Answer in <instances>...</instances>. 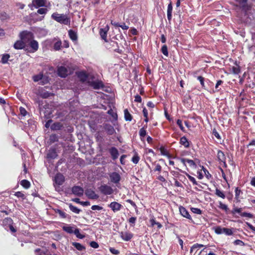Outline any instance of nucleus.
I'll use <instances>...</instances> for the list:
<instances>
[{
    "label": "nucleus",
    "instance_id": "nucleus-45",
    "mask_svg": "<svg viewBox=\"0 0 255 255\" xmlns=\"http://www.w3.org/2000/svg\"><path fill=\"white\" fill-rule=\"evenodd\" d=\"M139 133L141 137H144L146 135V132L144 128L140 129Z\"/></svg>",
    "mask_w": 255,
    "mask_h": 255
},
{
    "label": "nucleus",
    "instance_id": "nucleus-48",
    "mask_svg": "<svg viewBox=\"0 0 255 255\" xmlns=\"http://www.w3.org/2000/svg\"><path fill=\"white\" fill-rule=\"evenodd\" d=\"M234 244L235 245H239L241 246H243L245 245L244 243L242 241L240 240H235L234 242Z\"/></svg>",
    "mask_w": 255,
    "mask_h": 255
},
{
    "label": "nucleus",
    "instance_id": "nucleus-49",
    "mask_svg": "<svg viewBox=\"0 0 255 255\" xmlns=\"http://www.w3.org/2000/svg\"><path fill=\"white\" fill-rule=\"evenodd\" d=\"M42 75H35L33 77V79L34 81L37 82L42 79Z\"/></svg>",
    "mask_w": 255,
    "mask_h": 255
},
{
    "label": "nucleus",
    "instance_id": "nucleus-3",
    "mask_svg": "<svg viewBox=\"0 0 255 255\" xmlns=\"http://www.w3.org/2000/svg\"><path fill=\"white\" fill-rule=\"evenodd\" d=\"M214 231L217 234H224L226 235L230 236L233 234L232 229L222 228L220 226L215 227Z\"/></svg>",
    "mask_w": 255,
    "mask_h": 255
},
{
    "label": "nucleus",
    "instance_id": "nucleus-37",
    "mask_svg": "<svg viewBox=\"0 0 255 255\" xmlns=\"http://www.w3.org/2000/svg\"><path fill=\"white\" fill-rule=\"evenodd\" d=\"M161 52L166 56H168V52L167 49V47L166 45H164L161 48Z\"/></svg>",
    "mask_w": 255,
    "mask_h": 255
},
{
    "label": "nucleus",
    "instance_id": "nucleus-64",
    "mask_svg": "<svg viewBox=\"0 0 255 255\" xmlns=\"http://www.w3.org/2000/svg\"><path fill=\"white\" fill-rule=\"evenodd\" d=\"M246 224L251 230H252L253 232H255V227H254L252 225H251L250 223H249L248 222H247Z\"/></svg>",
    "mask_w": 255,
    "mask_h": 255
},
{
    "label": "nucleus",
    "instance_id": "nucleus-24",
    "mask_svg": "<svg viewBox=\"0 0 255 255\" xmlns=\"http://www.w3.org/2000/svg\"><path fill=\"white\" fill-rule=\"evenodd\" d=\"M180 143L186 148H187L189 146V141L185 136L181 137L180 140Z\"/></svg>",
    "mask_w": 255,
    "mask_h": 255
},
{
    "label": "nucleus",
    "instance_id": "nucleus-57",
    "mask_svg": "<svg viewBox=\"0 0 255 255\" xmlns=\"http://www.w3.org/2000/svg\"><path fill=\"white\" fill-rule=\"evenodd\" d=\"M160 150L162 155L166 156L168 155L167 151L166 149H165L163 147H161Z\"/></svg>",
    "mask_w": 255,
    "mask_h": 255
},
{
    "label": "nucleus",
    "instance_id": "nucleus-1",
    "mask_svg": "<svg viewBox=\"0 0 255 255\" xmlns=\"http://www.w3.org/2000/svg\"><path fill=\"white\" fill-rule=\"evenodd\" d=\"M20 36L22 40H17L14 44V48L16 49H21L25 46L24 41L32 38V33L26 31H22L20 33Z\"/></svg>",
    "mask_w": 255,
    "mask_h": 255
},
{
    "label": "nucleus",
    "instance_id": "nucleus-55",
    "mask_svg": "<svg viewBox=\"0 0 255 255\" xmlns=\"http://www.w3.org/2000/svg\"><path fill=\"white\" fill-rule=\"evenodd\" d=\"M62 218H65L66 217V213L60 210H58L56 212Z\"/></svg>",
    "mask_w": 255,
    "mask_h": 255
},
{
    "label": "nucleus",
    "instance_id": "nucleus-4",
    "mask_svg": "<svg viewBox=\"0 0 255 255\" xmlns=\"http://www.w3.org/2000/svg\"><path fill=\"white\" fill-rule=\"evenodd\" d=\"M71 69L67 68L65 66H60L58 68V74L62 78H65L71 73Z\"/></svg>",
    "mask_w": 255,
    "mask_h": 255
},
{
    "label": "nucleus",
    "instance_id": "nucleus-53",
    "mask_svg": "<svg viewBox=\"0 0 255 255\" xmlns=\"http://www.w3.org/2000/svg\"><path fill=\"white\" fill-rule=\"evenodd\" d=\"M91 209L93 210H101L103 209V207L98 205H93Z\"/></svg>",
    "mask_w": 255,
    "mask_h": 255
},
{
    "label": "nucleus",
    "instance_id": "nucleus-17",
    "mask_svg": "<svg viewBox=\"0 0 255 255\" xmlns=\"http://www.w3.org/2000/svg\"><path fill=\"white\" fill-rule=\"evenodd\" d=\"M179 211L181 215L187 219L191 220V217L190 215L187 210L183 207L181 206L179 207Z\"/></svg>",
    "mask_w": 255,
    "mask_h": 255
},
{
    "label": "nucleus",
    "instance_id": "nucleus-25",
    "mask_svg": "<svg viewBox=\"0 0 255 255\" xmlns=\"http://www.w3.org/2000/svg\"><path fill=\"white\" fill-rule=\"evenodd\" d=\"M57 156V153L54 149H50L47 153V157L49 158H55Z\"/></svg>",
    "mask_w": 255,
    "mask_h": 255
},
{
    "label": "nucleus",
    "instance_id": "nucleus-11",
    "mask_svg": "<svg viewBox=\"0 0 255 255\" xmlns=\"http://www.w3.org/2000/svg\"><path fill=\"white\" fill-rule=\"evenodd\" d=\"M72 193L79 196H81L83 194L84 190L83 189L78 186H75L72 189Z\"/></svg>",
    "mask_w": 255,
    "mask_h": 255
},
{
    "label": "nucleus",
    "instance_id": "nucleus-2",
    "mask_svg": "<svg viewBox=\"0 0 255 255\" xmlns=\"http://www.w3.org/2000/svg\"><path fill=\"white\" fill-rule=\"evenodd\" d=\"M51 17L54 20L60 23L65 25L70 24V18L66 14L54 12L52 14Z\"/></svg>",
    "mask_w": 255,
    "mask_h": 255
},
{
    "label": "nucleus",
    "instance_id": "nucleus-21",
    "mask_svg": "<svg viewBox=\"0 0 255 255\" xmlns=\"http://www.w3.org/2000/svg\"><path fill=\"white\" fill-rule=\"evenodd\" d=\"M217 157L219 161L222 162L224 163L226 162V157L223 151L218 150L217 153Z\"/></svg>",
    "mask_w": 255,
    "mask_h": 255
},
{
    "label": "nucleus",
    "instance_id": "nucleus-63",
    "mask_svg": "<svg viewBox=\"0 0 255 255\" xmlns=\"http://www.w3.org/2000/svg\"><path fill=\"white\" fill-rule=\"evenodd\" d=\"M246 224L251 230H252L253 232H255V227H254L252 225H251L250 223H249L248 222H247Z\"/></svg>",
    "mask_w": 255,
    "mask_h": 255
},
{
    "label": "nucleus",
    "instance_id": "nucleus-54",
    "mask_svg": "<svg viewBox=\"0 0 255 255\" xmlns=\"http://www.w3.org/2000/svg\"><path fill=\"white\" fill-rule=\"evenodd\" d=\"M90 246L91 247L94 248V249H97L99 247V245L98 244L95 242V241H92L90 243Z\"/></svg>",
    "mask_w": 255,
    "mask_h": 255
},
{
    "label": "nucleus",
    "instance_id": "nucleus-56",
    "mask_svg": "<svg viewBox=\"0 0 255 255\" xmlns=\"http://www.w3.org/2000/svg\"><path fill=\"white\" fill-rule=\"evenodd\" d=\"M177 124L181 130L184 131V127L182 125V121L180 120H178L177 121Z\"/></svg>",
    "mask_w": 255,
    "mask_h": 255
},
{
    "label": "nucleus",
    "instance_id": "nucleus-13",
    "mask_svg": "<svg viewBox=\"0 0 255 255\" xmlns=\"http://www.w3.org/2000/svg\"><path fill=\"white\" fill-rule=\"evenodd\" d=\"M65 180L64 176L61 173H58L55 177V182L58 185H62Z\"/></svg>",
    "mask_w": 255,
    "mask_h": 255
},
{
    "label": "nucleus",
    "instance_id": "nucleus-51",
    "mask_svg": "<svg viewBox=\"0 0 255 255\" xmlns=\"http://www.w3.org/2000/svg\"><path fill=\"white\" fill-rule=\"evenodd\" d=\"M197 79L200 81L201 85L202 87L205 86L204 82V78L201 76H199L197 77Z\"/></svg>",
    "mask_w": 255,
    "mask_h": 255
},
{
    "label": "nucleus",
    "instance_id": "nucleus-34",
    "mask_svg": "<svg viewBox=\"0 0 255 255\" xmlns=\"http://www.w3.org/2000/svg\"><path fill=\"white\" fill-rule=\"evenodd\" d=\"M78 77L83 81H85L87 78V75L83 72H80L78 74Z\"/></svg>",
    "mask_w": 255,
    "mask_h": 255
},
{
    "label": "nucleus",
    "instance_id": "nucleus-8",
    "mask_svg": "<svg viewBox=\"0 0 255 255\" xmlns=\"http://www.w3.org/2000/svg\"><path fill=\"white\" fill-rule=\"evenodd\" d=\"M108 207L110 208L113 212H116L120 211L123 207V206L117 202H113L108 205Z\"/></svg>",
    "mask_w": 255,
    "mask_h": 255
},
{
    "label": "nucleus",
    "instance_id": "nucleus-31",
    "mask_svg": "<svg viewBox=\"0 0 255 255\" xmlns=\"http://www.w3.org/2000/svg\"><path fill=\"white\" fill-rule=\"evenodd\" d=\"M58 140V136L56 134H51L49 137V140L50 142L53 143L57 141Z\"/></svg>",
    "mask_w": 255,
    "mask_h": 255
},
{
    "label": "nucleus",
    "instance_id": "nucleus-43",
    "mask_svg": "<svg viewBox=\"0 0 255 255\" xmlns=\"http://www.w3.org/2000/svg\"><path fill=\"white\" fill-rule=\"evenodd\" d=\"M191 210L193 213L195 214L199 215L202 214V211L200 209L197 208H191Z\"/></svg>",
    "mask_w": 255,
    "mask_h": 255
},
{
    "label": "nucleus",
    "instance_id": "nucleus-61",
    "mask_svg": "<svg viewBox=\"0 0 255 255\" xmlns=\"http://www.w3.org/2000/svg\"><path fill=\"white\" fill-rule=\"evenodd\" d=\"M15 195L16 196H17V197H20V198H24V195L21 192H19V191L15 192Z\"/></svg>",
    "mask_w": 255,
    "mask_h": 255
},
{
    "label": "nucleus",
    "instance_id": "nucleus-58",
    "mask_svg": "<svg viewBox=\"0 0 255 255\" xmlns=\"http://www.w3.org/2000/svg\"><path fill=\"white\" fill-rule=\"evenodd\" d=\"M19 111L21 115H22L23 116H25L27 114V112L24 108L20 107L19 108Z\"/></svg>",
    "mask_w": 255,
    "mask_h": 255
},
{
    "label": "nucleus",
    "instance_id": "nucleus-18",
    "mask_svg": "<svg viewBox=\"0 0 255 255\" xmlns=\"http://www.w3.org/2000/svg\"><path fill=\"white\" fill-rule=\"evenodd\" d=\"M62 228L63 231L68 234L74 233V230L76 228L74 227L70 226L67 224H65Z\"/></svg>",
    "mask_w": 255,
    "mask_h": 255
},
{
    "label": "nucleus",
    "instance_id": "nucleus-35",
    "mask_svg": "<svg viewBox=\"0 0 255 255\" xmlns=\"http://www.w3.org/2000/svg\"><path fill=\"white\" fill-rule=\"evenodd\" d=\"M215 194L217 196H218L223 199H224L225 198V195L224 194V193L222 191H221L220 190H219L217 188L216 189Z\"/></svg>",
    "mask_w": 255,
    "mask_h": 255
},
{
    "label": "nucleus",
    "instance_id": "nucleus-23",
    "mask_svg": "<svg viewBox=\"0 0 255 255\" xmlns=\"http://www.w3.org/2000/svg\"><path fill=\"white\" fill-rule=\"evenodd\" d=\"M172 5L171 2L169 3L167 7V19L170 21L172 18Z\"/></svg>",
    "mask_w": 255,
    "mask_h": 255
},
{
    "label": "nucleus",
    "instance_id": "nucleus-19",
    "mask_svg": "<svg viewBox=\"0 0 255 255\" xmlns=\"http://www.w3.org/2000/svg\"><path fill=\"white\" fill-rule=\"evenodd\" d=\"M181 162L185 165L186 162L188 163L190 167L195 168L196 167V164H195V162L191 159H188L186 158H181Z\"/></svg>",
    "mask_w": 255,
    "mask_h": 255
},
{
    "label": "nucleus",
    "instance_id": "nucleus-40",
    "mask_svg": "<svg viewBox=\"0 0 255 255\" xmlns=\"http://www.w3.org/2000/svg\"><path fill=\"white\" fill-rule=\"evenodd\" d=\"M219 208L222 210H225V211H227L229 209L227 205L222 203L221 201L219 202Z\"/></svg>",
    "mask_w": 255,
    "mask_h": 255
},
{
    "label": "nucleus",
    "instance_id": "nucleus-59",
    "mask_svg": "<svg viewBox=\"0 0 255 255\" xmlns=\"http://www.w3.org/2000/svg\"><path fill=\"white\" fill-rule=\"evenodd\" d=\"M213 134L217 138L219 139H221V136L219 133L217 132V131L216 129L213 130Z\"/></svg>",
    "mask_w": 255,
    "mask_h": 255
},
{
    "label": "nucleus",
    "instance_id": "nucleus-44",
    "mask_svg": "<svg viewBox=\"0 0 255 255\" xmlns=\"http://www.w3.org/2000/svg\"><path fill=\"white\" fill-rule=\"evenodd\" d=\"M187 177H188V179H189V180L191 182H192L194 185H197L198 184L195 178L194 177L191 176V175H190L189 174L187 175Z\"/></svg>",
    "mask_w": 255,
    "mask_h": 255
},
{
    "label": "nucleus",
    "instance_id": "nucleus-22",
    "mask_svg": "<svg viewBox=\"0 0 255 255\" xmlns=\"http://www.w3.org/2000/svg\"><path fill=\"white\" fill-rule=\"evenodd\" d=\"M63 127V124L59 122L54 123L51 126V129L53 130H60Z\"/></svg>",
    "mask_w": 255,
    "mask_h": 255
},
{
    "label": "nucleus",
    "instance_id": "nucleus-9",
    "mask_svg": "<svg viewBox=\"0 0 255 255\" xmlns=\"http://www.w3.org/2000/svg\"><path fill=\"white\" fill-rule=\"evenodd\" d=\"M120 237L125 241H130L133 237V234L128 232H122L120 233Z\"/></svg>",
    "mask_w": 255,
    "mask_h": 255
},
{
    "label": "nucleus",
    "instance_id": "nucleus-62",
    "mask_svg": "<svg viewBox=\"0 0 255 255\" xmlns=\"http://www.w3.org/2000/svg\"><path fill=\"white\" fill-rule=\"evenodd\" d=\"M155 169H154V171H161V166L159 164H155Z\"/></svg>",
    "mask_w": 255,
    "mask_h": 255
},
{
    "label": "nucleus",
    "instance_id": "nucleus-38",
    "mask_svg": "<svg viewBox=\"0 0 255 255\" xmlns=\"http://www.w3.org/2000/svg\"><path fill=\"white\" fill-rule=\"evenodd\" d=\"M237 2V5L244 7L246 5L247 0H234Z\"/></svg>",
    "mask_w": 255,
    "mask_h": 255
},
{
    "label": "nucleus",
    "instance_id": "nucleus-47",
    "mask_svg": "<svg viewBox=\"0 0 255 255\" xmlns=\"http://www.w3.org/2000/svg\"><path fill=\"white\" fill-rule=\"evenodd\" d=\"M241 215L243 217H248L249 218H252L253 217V214H252L250 213H246V212L242 213L241 214Z\"/></svg>",
    "mask_w": 255,
    "mask_h": 255
},
{
    "label": "nucleus",
    "instance_id": "nucleus-5",
    "mask_svg": "<svg viewBox=\"0 0 255 255\" xmlns=\"http://www.w3.org/2000/svg\"><path fill=\"white\" fill-rule=\"evenodd\" d=\"M99 190L104 195H111L113 193L112 188L106 184L102 185L99 188Z\"/></svg>",
    "mask_w": 255,
    "mask_h": 255
},
{
    "label": "nucleus",
    "instance_id": "nucleus-26",
    "mask_svg": "<svg viewBox=\"0 0 255 255\" xmlns=\"http://www.w3.org/2000/svg\"><path fill=\"white\" fill-rule=\"evenodd\" d=\"M203 247V245H202V244H194L191 248L190 253H192L193 252H195V253H194V255H195L196 253V252H197V250L198 248H200Z\"/></svg>",
    "mask_w": 255,
    "mask_h": 255
},
{
    "label": "nucleus",
    "instance_id": "nucleus-12",
    "mask_svg": "<svg viewBox=\"0 0 255 255\" xmlns=\"http://www.w3.org/2000/svg\"><path fill=\"white\" fill-rule=\"evenodd\" d=\"M104 128L108 135H113L116 132L114 127L110 124L104 125Z\"/></svg>",
    "mask_w": 255,
    "mask_h": 255
},
{
    "label": "nucleus",
    "instance_id": "nucleus-30",
    "mask_svg": "<svg viewBox=\"0 0 255 255\" xmlns=\"http://www.w3.org/2000/svg\"><path fill=\"white\" fill-rule=\"evenodd\" d=\"M20 184L25 189L29 188L30 186V182L28 180L25 179L21 181Z\"/></svg>",
    "mask_w": 255,
    "mask_h": 255
},
{
    "label": "nucleus",
    "instance_id": "nucleus-15",
    "mask_svg": "<svg viewBox=\"0 0 255 255\" xmlns=\"http://www.w3.org/2000/svg\"><path fill=\"white\" fill-rule=\"evenodd\" d=\"M109 30V27L107 25L103 28L100 29V34L102 39H104L105 41H107V32Z\"/></svg>",
    "mask_w": 255,
    "mask_h": 255
},
{
    "label": "nucleus",
    "instance_id": "nucleus-10",
    "mask_svg": "<svg viewBox=\"0 0 255 255\" xmlns=\"http://www.w3.org/2000/svg\"><path fill=\"white\" fill-rule=\"evenodd\" d=\"M85 194L89 198L91 199H97L99 198V196L91 189H87L85 191Z\"/></svg>",
    "mask_w": 255,
    "mask_h": 255
},
{
    "label": "nucleus",
    "instance_id": "nucleus-20",
    "mask_svg": "<svg viewBox=\"0 0 255 255\" xmlns=\"http://www.w3.org/2000/svg\"><path fill=\"white\" fill-rule=\"evenodd\" d=\"M29 45L31 48L32 49L31 52H34L37 50L38 48V43L36 40H31L29 43Z\"/></svg>",
    "mask_w": 255,
    "mask_h": 255
},
{
    "label": "nucleus",
    "instance_id": "nucleus-41",
    "mask_svg": "<svg viewBox=\"0 0 255 255\" xmlns=\"http://www.w3.org/2000/svg\"><path fill=\"white\" fill-rule=\"evenodd\" d=\"M48 11V9L46 8H40L38 9L37 12L40 14H45Z\"/></svg>",
    "mask_w": 255,
    "mask_h": 255
},
{
    "label": "nucleus",
    "instance_id": "nucleus-46",
    "mask_svg": "<svg viewBox=\"0 0 255 255\" xmlns=\"http://www.w3.org/2000/svg\"><path fill=\"white\" fill-rule=\"evenodd\" d=\"M139 160V157L137 155H134L132 158V161L135 164H137Z\"/></svg>",
    "mask_w": 255,
    "mask_h": 255
},
{
    "label": "nucleus",
    "instance_id": "nucleus-14",
    "mask_svg": "<svg viewBox=\"0 0 255 255\" xmlns=\"http://www.w3.org/2000/svg\"><path fill=\"white\" fill-rule=\"evenodd\" d=\"M109 152L111 155L112 158L113 160L117 159L119 155L118 150L115 147H112L109 149Z\"/></svg>",
    "mask_w": 255,
    "mask_h": 255
},
{
    "label": "nucleus",
    "instance_id": "nucleus-50",
    "mask_svg": "<svg viewBox=\"0 0 255 255\" xmlns=\"http://www.w3.org/2000/svg\"><path fill=\"white\" fill-rule=\"evenodd\" d=\"M241 193V190L239 189L238 187H237L235 189V197L236 199H238L239 198V196Z\"/></svg>",
    "mask_w": 255,
    "mask_h": 255
},
{
    "label": "nucleus",
    "instance_id": "nucleus-32",
    "mask_svg": "<svg viewBox=\"0 0 255 255\" xmlns=\"http://www.w3.org/2000/svg\"><path fill=\"white\" fill-rule=\"evenodd\" d=\"M74 234L76 237L79 239H82L85 238V236L81 234L79 232V229L75 228L74 230Z\"/></svg>",
    "mask_w": 255,
    "mask_h": 255
},
{
    "label": "nucleus",
    "instance_id": "nucleus-28",
    "mask_svg": "<svg viewBox=\"0 0 255 255\" xmlns=\"http://www.w3.org/2000/svg\"><path fill=\"white\" fill-rule=\"evenodd\" d=\"M125 118L127 121H131L132 120V116L128 111V109L124 110Z\"/></svg>",
    "mask_w": 255,
    "mask_h": 255
},
{
    "label": "nucleus",
    "instance_id": "nucleus-42",
    "mask_svg": "<svg viewBox=\"0 0 255 255\" xmlns=\"http://www.w3.org/2000/svg\"><path fill=\"white\" fill-rule=\"evenodd\" d=\"M9 57V55L8 54L3 55L1 58V62L3 64L7 63Z\"/></svg>",
    "mask_w": 255,
    "mask_h": 255
},
{
    "label": "nucleus",
    "instance_id": "nucleus-36",
    "mask_svg": "<svg viewBox=\"0 0 255 255\" xmlns=\"http://www.w3.org/2000/svg\"><path fill=\"white\" fill-rule=\"evenodd\" d=\"M61 46V41H58L56 42L53 46V48L55 50H59L60 49Z\"/></svg>",
    "mask_w": 255,
    "mask_h": 255
},
{
    "label": "nucleus",
    "instance_id": "nucleus-39",
    "mask_svg": "<svg viewBox=\"0 0 255 255\" xmlns=\"http://www.w3.org/2000/svg\"><path fill=\"white\" fill-rule=\"evenodd\" d=\"M232 70V72L235 74H238L240 72V68L239 66L233 67Z\"/></svg>",
    "mask_w": 255,
    "mask_h": 255
},
{
    "label": "nucleus",
    "instance_id": "nucleus-33",
    "mask_svg": "<svg viewBox=\"0 0 255 255\" xmlns=\"http://www.w3.org/2000/svg\"><path fill=\"white\" fill-rule=\"evenodd\" d=\"M69 208L71 211L76 214H79L81 211L80 209L77 208L76 207L72 205V204L69 205Z\"/></svg>",
    "mask_w": 255,
    "mask_h": 255
},
{
    "label": "nucleus",
    "instance_id": "nucleus-7",
    "mask_svg": "<svg viewBox=\"0 0 255 255\" xmlns=\"http://www.w3.org/2000/svg\"><path fill=\"white\" fill-rule=\"evenodd\" d=\"M46 0H32L31 4H29V6H34L35 8L43 6L45 5ZM32 9V8H31Z\"/></svg>",
    "mask_w": 255,
    "mask_h": 255
},
{
    "label": "nucleus",
    "instance_id": "nucleus-27",
    "mask_svg": "<svg viewBox=\"0 0 255 255\" xmlns=\"http://www.w3.org/2000/svg\"><path fill=\"white\" fill-rule=\"evenodd\" d=\"M70 38L73 40L75 41L77 39L76 33L72 30H70L68 32Z\"/></svg>",
    "mask_w": 255,
    "mask_h": 255
},
{
    "label": "nucleus",
    "instance_id": "nucleus-6",
    "mask_svg": "<svg viewBox=\"0 0 255 255\" xmlns=\"http://www.w3.org/2000/svg\"><path fill=\"white\" fill-rule=\"evenodd\" d=\"M109 177L110 179V181L115 184H118L119 183L121 179V177L120 175L116 172H113L109 174Z\"/></svg>",
    "mask_w": 255,
    "mask_h": 255
},
{
    "label": "nucleus",
    "instance_id": "nucleus-29",
    "mask_svg": "<svg viewBox=\"0 0 255 255\" xmlns=\"http://www.w3.org/2000/svg\"><path fill=\"white\" fill-rule=\"evenodd\" d=\"M72 245L75 248H76V249H77L78 251H83V250H84L85 249L83 246H82L81 244H80V243H78L73 242Z\"/></svg>",
    "mask_w": 255,
    "mask_h": 255
},
{
    "label": "nucleus",
    "instance_id": "nucleus-16",
    "mask_svg": "<svg viewBox=\"0 0 255 255\" xmlns=\"http://www.w3.org/2000/svg\"><path fill=\"white\" fill-rule=\"evenodd\" d=\"M89 85L93 87L95 89H99L103 87L104 85L102 82L100 81H95L89 82Z\"/></svg>",
    "mask_w": 255,
    "mask_h": 255
},
{
    "label": "nucleus",
    "instance_id": "nucleus-60",
    "mask_svg": "<svg viewBox=\"0 0 255 255\" xmlns=\"http://www.w3.org/2000/svg\"><path fill=\"white\" fill-rule=\"evenodd\" d=\"M35 253L36 255H44L43 252L41 251L40 249H36Z\"/></svg>",
    "mask_w": 255,
    "mask_h": 255
},
{
    "label": "nucleus",
    "instance_id": "nucleus-52",
    "mask_svg": "<svg viewBox=\"0 0 255 255\" xmlns=\"http://www.w3.org/2000/svg\"><path fill=\"white\" fill-rule=\"evenodd\" d=\"M108 113L109 114V115H111L114 119H117V115L116 114H115L113 111H112V110H110L108 111Z\"/></svg>",
    "mask_w": 255,
    "mask_h": 255
}]
</instances>
